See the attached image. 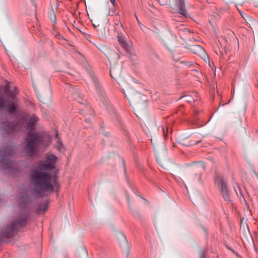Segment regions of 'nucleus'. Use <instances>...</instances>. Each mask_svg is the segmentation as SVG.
Listing matches in <instances>:
<instances>
[{
  "instance_id": "obj_10",
  "label": "nucleus",
  "mask_w": 258,
  "mask_h": 258,
  "mask_svg": "<svg viewBox=\"0 0 258 258\" xmlns=\"http://www.w3.org/2000/svg\"><path fill=\"white\" fill-rule=\"evenodd\" d=\"M120 74V68H117L116 66H113L111 67L110 69V74L111 78L115 79L117 76H119Z\"/></svg>"
},
{
  "instance_id": "obj_17",
  "label": "nucleus",
  "mask_w": 258,
  "mask_h": 258,
  "mask_svg": "<svg viewBox=\"0 0 258 258\" xmlns=\"http://www.w3.org/2000/svg\"><path fill=\"white\" fill-rule=\"evenodd\" d=\"M57 143H58V145L57 146V149L58 150H60L61 147L62 146V143L59 139H58Z\"/></svg>"
},
{
  "instance_id": "obj_12",
  "label": "nucleus",
  "mask_w": 258,
  "mask_h": 258,
  "mask_svg": "<svg viewBox=\"0 0 258 258\" xmlns=\"http://www.w3.org/2000/svg\"><path fill=\"white\" fill-rule=\"evenodd\" d=\"M20 201L22 203H21L20 206H26L28 202H30L29 201V197L27 195H24L22 196H21L20 198Z\"/></svg>"
},
{
  "instance_id": "obj_11",
  "label": "nucleus",
  "mask_w": 258,
  "mask_h": 258,
  "mask_svg": "<svg viewBox=\"0 0 258 258\" xmlns=\"http://www.w3.org/2000/svg\"><path fill=\"white\" fill-rule=\"evenodd\" d=\"M5 93L8 97H10L13 99L12 101H14L15 102L17 108L18 106L16 101H15V96L18 93L17 89L16 88L14 89L13 90L8 89V90L5 91Z\"/></svg>"
},
{
  "instance_id": "obj_23",
  "label": "nucleus",
  "mask_w": 258,
  "mask_h": 258,
  "mask_svg": "<svg viewBox=\"0 0 258 258\" xmlns=\"http://www.w3.org/2000/svg\"><path fill=\"white\" fill-rule=\"evenodd\" d=\"M81 99H81V97H79V98L78 99H77V101H78V102H79V103H80L82 104V103H83V102H81V101H80Z\"/></svg>"
},
{
  "instance_id": "obj_21",
  "label": "nucleus",
  "mask_w": 258,
  "mask_h": 258,
  "mask_svg": "<svg viewBox=\"0 0 258 258\" xmlns=\"http://www.w3.org/2000/svg\"><path fill=\"white\" fill-rule=\"evenodd\" d=\"M42 206L44 207V209H47L48 207V206L47 205L46 203L43 204Z\"/></svg>"
},
{
  "instance_id": "obj_1",
  "label": "nucleus",
  "mask_w": 258,
  "mask_h": 258,
  "mask_svg": "<svg viewBox=\"0 0 258 258\" xmlns=\"http://www.w3.org/2000/svg\"><path fill=\"white\" fill-rule=\"evenodd\" d=\"M57 157L53 154L46 155L43 161H39L37 168L30 174V180L36 193L41 197L45 193L50 194L59 187L56 176Z\"/></svg>"
},
{
  "instance_id": "obj_18",
  "label": "nucleus",
  "mask_w": 258,
  "mask_h": 258,
  "mask_svg": "<svg viewBox=\"0 0 258 258\" xmlns=\"http://www.w3.org/2000/svg\"><path fill=\"white\" fill-rule=\"evenodd\" d=\"M94 28L98 31H99V27H100V25L99 24H95V23H93V24Z\"/></svg>"
},
{
  "instance_id": "obj_22",
  "label": "nucleus",
  "mask_w": 258,
  "mask_h": 258,
  "mask_svg": "<svg viewBox=\"0 0 258 258\" xmlns=\"http://www.w3.org/2000/svg\"><path fill=\"white\" fill-rule=\"evenodd\" d=\"M111 3L112 4L113 6H115V0H110Z\"/></svg>"
},
{
  "instance_id": "obj_2",
  "label": "nucleus",
  "mask_w": 258,
  "mask_h": 258,
  "mask_svg": "<svg viewBox=\"0 0 258 258\" xmlns=\"http://www.w3.org/2000/svg\"><path fill=\"white\" fill-rule=\"evenodd\" d=\"M37 121L38 118L35 115H32L26 125L28 133L25 139L26 145L25 151L26 155L30 157L34 155L42 144L45 146L48 145V144L44 143L43 134L39 132L32 133L35 128V125Z\"/></svg>"
},
{
  "instance_id": "obj_14",
  "label": "nucleus",
  "mask_w": 258,
  "mask_h": 258,
  "mask_svg": "<svg viewBox=\"0 0 258 258\" xmlns=\"http://www.w3.org/2000/svg\"><path fill=\"white\" fill-rule=\"evenodd\" d=\"M92 80L93 81L94 84L96 89L98 91H100V86H99V82H98L97 79L96 78V77H93L92 78Z\"/></svg>"
},
{
  "instance_id": "obj_6",
  "label": "nucleus",
  "mask_w": 258,
  "mask_h": 258,
  "mask_svg": "<svg viewBox=\"0 0 258 258\" xmlns=\"http://www.w3.org/2000/svg\"><path fill=\"white\" fill-rule=\"evenodd\" d=\"M2 107H5L10 113L15 114L18 111L17 106L14 101L6 100L0 96V109Z\"/></svg>"
},
{
  "instance_id": "obj_27",
  "label": "nucleus",
  "mask_w": 258,
  "mask_h": 258,
  "mask_svg": "<svg viewBox=\"0 0 258 258\" xmlns=\"http://www.w3.org/2000/svg\"><path fill=\"white\" fill-rule=\"evenodd\" d=\"M138 22V23H139V24L140 25L141 24L140 21H139V22Z\"/></svg>"
},
{
  "instance_id": "obj_25",
  "label": "nucleus",
  "mask_w": 258,
  "mask_h": 258,
  "mask_svg": "<svg viewBox=\"0 0 258 258\" xmlns=\"http://www.w3.org/2000/svg\"><path fill=\"white\" fill-rule=\"evenodd\" d=\"M187 65L188 66H190V65H191V63H190V62H187Z\"/></svg>"
},
{
  "instance_id": "obj_16",
  "label": "nucleus",
  "mask_w": 258,
  "mask_h": 258,
  "mask_svg": "<svg viewBox=\"0 0 258 258\" xmlns=\"http://www.w3.org/2000/svg\"><path fill=\"white\" fill-rule=\"evenodd\" d=\"M176 3L178 7L185 6L184 0H176Z\"/></svg>"
},
{
  "instance_id": "obj_13",
  "label": "nucleus",
  "mask_w": 258,
  "mask_h": 258,
  "mask_svg": "<svg viewBox=\"0 0 258 258\" xmlns=\"http://www.w3.org/2000/svg\"><path fill=\"white\" fill-rule=\"evenodd\" d=\"M178 12L179 14L183 16L184 17H186L188 15L187 11L185 8V6L178 7Z\"/></svg>"
},
{
  "instance_id": "obj_4",
  "label": "nucleus",
  "mask_w": 258,
  "mask_h": 258,
  "mask_svg": "<svg viewBox=\"0 0 258 258\" xmlns=\"http://www.w3.org/2000/svg\"><path fill=\"white\" fill-rule=\"evenodd\" d=\"M15 153V148L12 146L5 147L1 149L0 163L4 169L14 170L16 169V163L10 160Z\"/></svg>"
},
{
  "instance_id": "obj_24",
  "label": "nucleus",
  "mask_w": 258,
  "mask_h": 258,
  "mask_svg": "<svg viewBox=\"0 0 258 258\" xmlns=\"http://www.w3.org/2000/svg\"><path fill=\"white\" fill-rule=\"evenodd\" d=\"M240 13L241 15V16L244 18L245 19V17H244V15L241 12H240Z\"/></svg>"
},
{
  "instance_id": "obj_29",
  "label": "nucleus",
  "mask_w": 258,
  "mask_h": 258,
  "mask_svg": "<svg viewBox=\"0 0 258 258\" xmlns=\"http://www.w3.org/2000/svg\"><path fill=\"white\" fill-rule=\"evenodd\" d=\"M2 131L3 132H4V133H3V134H4V133H5V132H4V131H3L2 130Z\"/></svg>"
},
{
  "instance_id": "obj_8",
  "label": "nucleus",
  "mask_w": 258,
  "mask_h": 258,
  "mask_svg": "<svg viewBox=\"0 0 258 258\" xmlns=\"http://www.w3.org/2000/svg\"><path fill=\"white\" fill-rule=\"evenodd\" d=\"M1 129L6 134H13L16 130H19L18 125L12 122H1Z\"/></svg>"
},
{
  "instance_id": "obj_26",
  "label": "nucleus",
  "mask_w": 258,
  "mask_h": 258,
  "mask_svg": "<svg viewBox=\"0 0 258 258\" xmlns=\"http://www.w3.org/2000/svg\"><path fill=\"white\" fill-rule=\"evenodd\" d=\"M135 16H136V19H137V21H138V22H139V20H138V18H137V15H136Z\"/></svg>"
},
{
  "instance_id": "obj_28",
  "label": "nucleus",
  "mask_w": 258,
  "mask_h": 258,
  "mask_svg": "<svg viewBox=\"0 0 258 258\" xmlns=\"http://www.w3.org/2000/svg\"><path fill=\"white\" fill-rule=\"evenodd\" d=\"M58 135H57V134H56V137L57 138H58Z\"/></svg>"
},
{
  "instance_id": "obj_20",
  "label": "nucleus",
  "mask_w": 258,
  "mask_h": 258,
  "mask_svg": "<svg viewBox=\"0 0 258 258\" xmlns=\"http://www.w3.org/2000/svg\"><path fill=\"white\" fill-rule=\"evenodd\" d=\"M162 130H163V132L164 136V137H166L167 136V132H165V130L164 128V127L162 128Z\"/></svg>"
},
{
  "instance_id": "obj_7",
  "label": "nucleus",
  "mask_w": 258,
  "mask_h": 258,
  "mask_svg": "<svg viewBox=\"0 0 258 258\" xmlns=\"http://www.w3.org/2000/svg\"><path fill=\"white\" fill-rule=\"evenodd\" d=\"M189 50L191 52L199 55L205 60L208 58L205 50L199 45H192L189 48Z\"/></svg>"
},
{
  "instance_id": "obj_3",
  "label": "nucleus",
  "mask_w": 258,
  "mask_h": 258,
  "mask_svg": "<svg viewBox=\"0 0 258 258\" xmlns=\"http://www.w3.org/2000/svg\"><path fill=\"white\" fill-rule=\"evenodd\" d=\"M28 216L27 213H22L16 220L9 226L6 227L3 232L0 233V243L4 241L6 238H9L13 236L17 228L26 224Z\"/></svg>"
},
{
  "instance_id": "obj_15",
  "label": "nucleus",
  "mask_w": 258,
  "mask_h": 258,
  "mask_svg": "<svg viewBox=\"0 0 258 258\" xmlns=\"http://www.w3.org/2000/svg\"><path fill=\"white\" fill-rule=\"evenodd\" d=\"M118 42L122 44L124 47L127 45L124 39L121 36H118Z\"/></svg>"
},
{
  "instance_id": "obj_5",
  "label": "nucleus",
  "mask_w": 258,
  "mask_h": 258,
  "mask_svg": "<svg viewBox=\"0 0 258 258\" xmlns=\"http://www.w3.org/2000/svg\"><path fill=\"white\" fill-rule=\"evenodd\" d=\"M215 181L220 187L221 194L222 195L224 200L226 201H230L231 197L227 185L226 181L222 177L220 176H217L215 178Z\"/></svg>"
},
{
  "instance_id": "obj_19",
  "label": "nucleus",
  "mask_w": 258,
  "mask_h": 258,
  "mask_svg": "<svg viewBox=\"0 0 258 258\" xmlns=\"http://www.w3.org/2000/svg\"><path fill=\"white\" fill-rule=\"evenodd\" d=\"M200 258H204L205 256V251L202 250L200 253Z\"/></svg>"
},
{
  "instance_id": "obj_9",
  "label": "nucleus",
  "mask_w": 258,
  "mask_h": 258,
  "mask_svg": "<svg viewBox=\"0 0 258 258\" xmlns=\"http://www.w3.org/2000/svg\"><path fill=\"white\" fill-rule=\"evenodd\" d=\"M180 99H183L184 101L191 104L199 100L198 93L197 92H189Z\"/></svg>"
}]
</instances>
